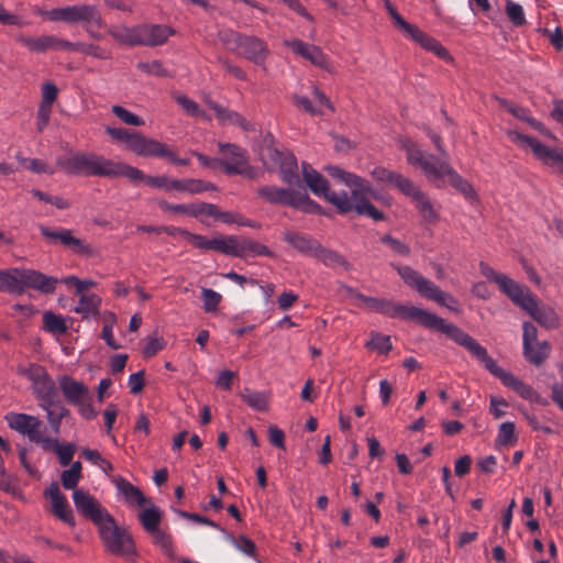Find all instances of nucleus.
Segmentation results:
<instances>
[{
  "label": "nucleus",
  "mask_w": 563,
  "mask_h": 563,
  "mask_svg": "<svg viewBox=\"0 0 563 563\" xmlns=\"http://www.w3.org/2000/svg\"><path fill=\"white\" fill-rule=\"evenodd\" d=\"M313 181L311 191L323 197L333 205L341 214L355 211L365 214L375 221L384 220V213L376 209L368 200V191L360 188L355 183L346 181L349 178H336L340 188H332L327 178H308Z\"/></svg>",
  "instance_id": "nucleus-1"
},
{
  "label": "nucleus",
  "mask_w": 563,
  "mask_h": 563,
  "mask_svg": "<svg viewBox=\"0 0 563 563\" xmlns=\"http://www.w3.org/2000/svg\"><path fill=\"white\" fill-rule=\"evenodd\" d=\"M42 14L51 22H65L68 24H81L89 36L100 40L99 29L106 26L101 11L96 4L77 3L63 8H54Z\"/></svg>",
  "instance_id": "nucleus-2"
},
{
  "label": "nucleus",
  "mask_w": 563,
  "mask_h": 563,
  "mask_svg": "<svg viewBox=\"0 0 563 563\" xmlns=\"http://www.w3.org/2000/svg\"><path fill=\"white\" fill-rule=\"evenodd\" d=\"M175 31L165 24H139L110 26L108 34L128 46H158L167 42Z\"/></svg>",
  "instance_id": "nucleus-3"
},
{
  "label": "nucleus",
  "mask_w": 563,
  "mask_h": 563,
  "mask_svg": "<svg viewBox=\"0 0 563 563\" xmlns=\"http://www.w3.org/2000/svg\"><path fill=\"white\" fill-rule=\"evenodd\" d=\"M428 329L437 330L441 333L446 334L456 344L467 350L471 353V355L475 357L477 361H479L492 375L495 376L501 368L500 366L497 365L496 361L488 355L487 350L483 345H481L474 338H472L470 334L464 332L459 327L452 323H448L441 317H438L437 314L433 313L431 321L428 325Z\"/></svg>",
  "instance_id": "nucleus-4"
},
{
  "label": "nucleus",
  "mask_w": 563,
  "mask_h": 563,
  "mask_svg": "<svg viewBox=\"0 0 563 563\" xmlns=\"http://www.w3.org/2000/svg\"><path fill=\"white\" fill-rule=\"evenodd\" d=\"M397 272L404 282L415 288L422 297L433 300L451 311H459L457 300L450 294L441 290L433 282L423 277L409 266H398Z\"/></svg>",
  "instance_id": "nucleus-5"
},
{
  "label": "nucleus",
  "mask_w": 563,
  "mask_h": 563,
  "mask_svg": "<svg viewBox=\"0 0 563 563\" xmlns=\"http://www.w3.org/2000/svg\"><path fill=\"white\" fill-rule=\"evenodd\" d=\"M97 527L100 539L108 552L125 559L135 555V544L131 534L126 529L119 527L111 515Z\"/></svg>",
  "instance_id": "nucleus-6"
},
{
  "label": "nucleus",
  "mask_w": 563,
  "mask_h": 563,
  "mask_svg": "<svg viewBox=\"0 0 563 563\" xmlns=\"http://www.w3.org/2000/svg\"><path fill=\"white\" fill-rule=\"evenodd\" d=\"M399 144L406 153L408 163L427 176H457L446 163L422 151L413 140L401 137Z\"/></svg>",
  "instance_id": "nucleus-7"
},
{
  "label": "nucleus",
  "mask_w": 563,
  "mask_h": 563,
  "mask_svg": "<svg viewBox=\"0 0 563 563\" xmlns=\"http://www.w3.org/2000/svg\"><path fill=\"white\" fill-rule=\"evenodd\" d=\"M362 300L375 311L390 318L413 320L428 328L433 313L415 306L400 305L387 299L361 296Z\"/></svg>",
  "instance_id": "nucleus-8"
},
{
  "label": "nucleus",
  "mask_w": 563,
  "mask_h": 563,
  "mask_svg": "<svg viewBox=\"0 0 563 563\" xmlns=\"http://www.w3.org/2000/svg\"><path fill=\"white\" fill-rule=\"evenodd\" d=\"M512 303L526 311L543 328L554 329L559 325V317L554 309L540 305L538 297L527 286L514 298Z\"/></svg>",
  "instance_id": "nucleus-9"
},
{
  "label": "nucleus",
  "mask_w": 563,
  "mask_h": 563,
  "mask_svg": "<svg viewBox=\"0 0 563 563\" xmlns=\"http://www.w3.org/2000/svg\"><path fill=\"white\" fill-rule=\"evenodd\" d=\"M144 181L151 188H158L166 191H178L197 195L206 191H216L217 187L210 181L201 178H132Z\"/></svg>",
  "instance_id": "nucleus-10"
},
{
  "label": "nucleus",
  "mask_w": 563,
  "mask_h": 563,
  "mask_svg": "<svg viewBox=\"0 0 563 563\" xmlns=\"http://www.w3.org/2000/svg\"><path fill=\"white\" fill-rule=\"evenodd\" d=\"M62 172L67 174L87 173L93 176H108L103 159L92 154H67L57 158Z\"/></svg>",
  "instance_id": "nucleus-11"
},
{
  "label": "nucleus",
  "mask_w": 563,
  "mask_h": 563,
  "mask_svg": "<svg viewBox=\"0 0 563 563\" xmlns=\"http://www.w3.org/2000/svg\"><path fill=\"white\" fill-rule=\"evenodd\" d=\"M303 184L305 180H302V178H296V181H292V178H287V186H263L257 190V194L269 203L295 208L297 202L300 201L301 196H299V194Z\"/></svg>",
  "instance_id": "nucleus-12"
},
{
  "label": "nucleus",
  "mask_w": 563,
  "mask_h": 563,
  "mask_svg": "<svg viewBox=\"0 0 563 563\" xmlns=\"http://www.w3.org/2000/svg\"><path fill=\"white\" fill-rule=\"evenodd\" d=\"M5 420L12 430L27 437V439L35 444L42 446L48 438L44 435V424L42 420L35 416L9 412L5 416Z\"/></svg>",
  "instance_id": "nucleus-13"
},
{
  "label": "nucleus",
  "mask_w": 563,
  "mask_h": 563,
  "mask_svg": "<svg viewBox=\"0 0 563 563\" xmlns=\"http://www.w3.org/2000/svg\"><path fill=\"white\" fill-rule=\"evenodd\" d=\"M284 44L295 54L310 62L313 66L319 67L331 75L336 74V68L319 46L296 38L286 40Z\"/></svg>",
  "instance_id": "nucleus-14"
},
{
  "label": "nucleus",
  "mask_w": 563,
  "mask_h": 563,
  "mask_svg": "<svg viewBox=\"0 0 563 563\" xmlns=\"http://www.w3.org/2000/svg\"><path fill=\"white\" fill-rule=\"evenodd\" d=\"M261 155L268 172H278L282 176H297L298 163L291 152L268 146L263 150Z\"/></svg>",
  "instance_id": "nucleus-15"
},
{
  "label": "nucleus",
  "mask_w": 563,
  "mask_h": 563,
  "mask_svg": "<svg viewBox=\"0 0 563 563\" xmlns=\"http://www.w3.org/2000/svg\"><path fill=\"white\" fill-rule=\"evenodd\" d=\"M41 234L51 243H58L80 255H90L91 247L85 241L73 235V231L65 228L38 227Z\"/></svg>",
  "instance_id": "nucleus-16"
},
{
  "label": "nucleus",
  "mask_w": 563,
  "mask_h": 563,
  "mask_svg": "<svg viewBox=\"0 0 563 563\" xmlns=\"http://www.w3.org/2000/svg\"><path fill=\"white\" fill-rule=\"evenodd\" d=\"M218 148L222 155V165L229 174H247L250 164L246 151L238 144L219 142Z\"/></svg>",
  "instance_id": "nucleus-17"
},
{
  "label": "nucleus",
  "mask_w": 563,
  "mask_h": 563,
  "mask_svg": "<svg viewBox=\"0 0 563 563\" xmlns=\"http://www.w3.org/2000/svg\"><path fill=\"white\" fill-rule=\"evenodd\" d=\"M19 291L25 287L35 289L41 294H53L59 280L56 277L47 276L34 269H18Z\"/></svg>",
  "instance_id": "nucleus-18"
},
{
  "label": "nucleus",
  "mask_w": 563,
  "mask_h": 563,
  "mask_svg": "<svg viewBox=\"0 0 563 563\" xmlns=\"http://www.w3.org/2000/svg\"><path fill=\"white\" fill-rule=\"evenodd\" d=\"M73 500L76 509L96 526L110 515L95 497L82 489L73 492Z\"/></svg>",
  "instance_id": "nucleus-19"
},
{
  "label": "nucleus",
  "mask_w": 563,
  "mask_h": 563,
  "mask_svg": "<svg viewBox=\"0 0 563 563\" xmlns=\"http://www.w3.org/2000/svg\"><path fill=\"white\" fill-rule=\"evenodd\" d=\"M405 35L419 44L423 49L431 52L445 63L452 64L454 62L450 52L434 37L427 34L418 26L409 24L404 31Z\"/></svg>",
  "instance_id": "nucleus-20"
},
{
  "label": "nucleus",
  "mask_w": 563,
  "mask_h": 563,
  "mask_svg": "<svg viewBox=\"0 0 563 563\" xmlns=\"http://www.w3.org/2000/svg\"><path fill=\"white\" fill-rule=\"evenodd\" d=\"M235 53L253 64L266 69V59L268 57L269 49L264 40L252 35H244L240 42L239 49Z\"/></svg>",
  "instance_id": "nucleus-21"
},
{
  "label": "nucleus",
  "mask_w": 563,
  "mask_h": 563,
  "mask_svg": "<svg viewBox=\"0 0 563 563\" xmlns=\"http://www.w3.org/2000/svg\"><path fill=\"white\" fill-rule=\"evenodd\" d=\"M511 135L514 140H518L527 145L532 153L544 163L563 166V150L548 147L537 139L517 132L511 133Z\"/></svg>",
  "instance_id": "nucleus-22"
},
{
  "label": "nucleus",
  "mask_w": 563,
  "mask_h": 563,
  "mask_svg": "<svg viewBox=\"0 0 563 563\" xmlns=\"http://www.w3.org/2000/svg\"><path fill=\"white\" fill-rule=\"evenodd\" d=\"M479 271L484 277L495 283L498 286L499 290L504 295H506L511 300V302L514 301V298H516L521 291V289L525 287V285L517 283L509 276L496 272L493 267H490L488 264L484 262L479 263Z\"/></svg>",
  "instance_id": "nucleus-23"
},
{
  "label": "nucleus",
  "mask_w": 563,
  "mask_h": 563,
  "mask_svg": "<svg viewBox=\"0 0 563 563\" xmlns=\"http://www.w3.org/2000/svg\"><path fill=\"white\" fill-rule=\"evenodd\" d=\"M273 253L267 246L252 239L230 235V255L244 258L247 256H272Z\"/></svg>",
  "instance_id": "nucleus-24"
},
{
  "label": "nucleus",
  "mask_w": 563,
  "mask_h": 563,
  "mask_svg": "<svg viewBox=\"0 0 563 563\" xmlns=\"http://www.w3.org/2000/svg\"><path fill=\"white\" fill-rule=\"evenodd\" d=\"M495 377L499 378L504 386L517 393L521 398L531 402L547 405V400H544L530 385L526 384L514 374L506 372L504 368H500Z\"/></svg>",
  "instance_id": "nucleus-25"
},
{
  "label": "nucleus",
  "mask_w": 563,
  "mask_h": 563,
  "mask_svg": "<svg viewBox=\"0 0 563 563\" xmlns=\"http://www.w3.org/2000/svg\"><path fill=\"white\" fill-rule=\"evenodd\" d=\"M185 239L200 251H214L223 255H230V235L218 234L212 239H208L200 234L185 233Z\"/></svg>",
  "instance_id": "nucleus-26"
},
{
  "label": "nucleus",
  "mask_w": 563,
  "mask_h": 563,
  "mask_svg": "<svg viewBox=\"0 0 563 563\" xmlns=\"http://www.w3.org/2000/svg\"><path fill=\"white\" fill-rule=\"evenodd\" d=\"M45 496L51 499L53 514L63 522L75 527L76 521L67 498L60 493L57 483H52L45 490Z\"/></svg>",
  "instance_id": "nucleus-27"
},
{
  "label": "nucleus",
  "mask_w": 563,
  "mask_h": 563,
  "mask_svg": "<svg viewBox=\"0 0 563 563\" xmlns=\"http://www.w3.org/2000/svg\"><path fill=\"white\" fill-rule=\"evenodd\" d=\"M130 151L141 156H154L161 158L172 155V150L166 144L155 139L147 137L139 132L137 135L134 136V140H132V147Z\"/></svg>",
  "instance_id": "nucleus-28"
},
{
  "label": "nucleus",
  "mask_w": 563,
  "mask_h": 563,
  "mask_svg": "<svg viewBox=\"0 0 563 563\" xmlns=\"http://www.w3.org/2000/svg\"><path fill=\"white\" fill-rule=\"evenodd\" d=\"M283 239L286 243H288L292 249H295L299 254L308 257H312L316 249L319 244V241L313 236L294 230H286L283 233Z\"/></svg>",
  "instance_id": "nucleus-29"
},
{
  "label": "nucleus",
  "mask_w": 563,
  "mask_h": 563,
  "mask_svg": "<svg viewBox=\"0 0 563 563\" xmlns=\"http://www.w3.org/2000/svg\"><path fill=\"white\" fill-rule=\"evenodd\" d=\"M59 387L65 399L71 405L79 404L84 399H91L89 388L67 375L59 378Z\"/></svg>",
  "instance_id": "nucleus-30"
},
{
  "label": "nucleus",
  "mask_w": 563,
  "mask_h": 563,
  "mask_svg": "<svg viewBox=\"0 0 563 563\" xmlns=\"http://www.w3.org/2000/svg\"><path fill=\"white\" fill-rule=\"evenodd\" d=\"M32 391L38 401L40 408H45L58 402V389L49 374H47L42 380L37 382V384L32 387Z\"/></svg>",
  "instance_id": "nucleus-31"
},
{
  "label": "nucleus",
  "mask_w": 563,
  "mask_h": 563,
  "mask_svg": "<svg viewBox=\"0 0 563 563\" xmlns=\"http://www.w3.org/2000/svg\"><path fill=\"white\" fill-rule=\"evenodd\" d=\"M207 104L216 112V117L221 124H231L241 128L243 131H250L252 124L239 112L230 110L211 100Z\"/></svg>",
  "instance_id": "nucleus-32"
},
{
  "label": "nucleus",
  "mask_w": 563,
  "mask_h": 563,
  "mask_svg": "<svg viewBox=\"0 0 563 563\" xmlns=\"http://www.w3.org/2000/svg\"><path fill=\"white\" fill-rule=\"evenodd\" d=\"M118 492L123 496L125 503L132 507H144L150 504V499L134 485L125 478L118 476L114 479Z\"/></svg>",
  "instance_id": "nucleus-33"
},
{
  "label": "nucleus",
  "mask_w": 563,
  "mask_h": 563,
  "mask_svg": "<svg viewBox=\"0 0 563 563\" xmlns=\"http://www.w3.org/2000/svg\"><path fill=\"white\" fill-rule=\"evenodd\" d=\"M312 258L330 268L343 267L344 269H349L350 266L346 260L340 253L323 246L320 242L312 255Z\"/></svg>",
  "instance_id": "nucleus-34"
},
{
  "label": "nucleus",
  "mask_w": 563,
  "mask_h": 563,
  "mask_svg": "<svg viewBox=\"0 0 563 563\" xmlns=\"http://www.w3.org/2000/svg\"><path fill=\"white\" fill-rule=\"evenodd\" d=\"M42 449L45 451L55 452L58 456L62 466H67L71 463V460L76 451V446L74 443L60 444L57 439L49 437L42 445Z\"/></svg>",
  "instance_id": "nucleus-35"
},
{
  "label": "nucleus",
  "mask_w": 563,
  "mask_h": 563,
  "mask_svg": "<svg viewBox=\"0 0 563 563\" xmlns=\"http://www.w3.org/2000/svg\"><path fill=\"white\" fill-rule=\"evenodd\" d=\"M142 508L143 510L137 515L142 528L147 533L158 529L162 522V511L156 506H154L151 500L150 504Z\"/></svg>",
  "instance_id": "nucleus-36"
},
{
  "label": "nucleus",
  "mask_w": 563,
  "mask_h": 563,
  "mask_svg": "<svg viewBox=\"0 0 563 563\" xmlns=\"http://www.w3.org/2000/svg\"><path fill=\"white\" fill-rule=\"evenodd\" d=\"M18 42L24 45L32 53H43L48 49H55L56 36L43 35L40 37H30L21 35Z\"/></svg>",
  "instance_id": "nucleus-37"
},
{
  "label": "nucleus",
  "mask_w": 563,
  "mask_h": 563,
  "mask_svg": "<svg viewBox=\"0 0 563 563\" xmlns=\"http://www.w3.org/2000/svg\"><path fill=\"white\" fill-rule=\"evenodd\" d=\"M550 351L551 346L547 341H538L523 350V356L529 363L539 366L548 358Z\"/></svg>",
  "instance_id": "nucleus-38"
},
{
  "label": "nucleus",
  "mask_w": 563,
  "mask_h": 563,
  "mask_svg": "<svg viewBox=\"0 0 563 563\" xmlns=\"http://www.w3.org/2000/svg\"><path fill=\"white\" fill-rule=\"evenodd\" d=\"M16 374L25 377L31 382V387H33L37 382L45 378L48 374L46 368L37 363L24 362L20 363L15 369Z\"/></svg>",
  "instance_id": "nucleus-39"
},
{
  "label": "nucleus",
  "mask_w": 563,
  "mask_h": 563,
  "mask_svg": "<svg viewBox=\"0 0 563 563\" xmlns=\"http://www.w3.org/2000/svg\"><path fill=\"white\" fill-rule=\"evenodd\" d=\"M302 180H305V184L301 187V191L299 194V196H301L299 199L300 201L297 202V205L295 206V209H298L305 213H310V214L322 213V208L317 202L311 200L307 192L308 188L311 190V185H313V181L306 179V178H302Z\"/></svg>",
  "instance_id": "nucleus-40"
},
{
  "label": "nucleus",
  "mask_w": 563,
  "mask_h": 563,
  "mask_svg": "<svg viewBox=\"0 0 563 563\" xmlns=\"http://www.w3.org/2000/svg\"><path fill=\"white\" fill-rule=\"evenodd\" d=\"M99 307L100 298L97 295H81L74 311L84 318H89L99 313Z\"/></svg>",
  "instance_id": "nucleus-41"
},
{
  "label": "nucleus",
  "mask_w": 563,
  "mask_h": 563,
  "mask_svg": "<svg viewBox=\"0 0 563 563\" xmlns=\"http://www.w3.org/2000/svg\"><path fill=\"white\" fill-rule=\"evenodd\" d=\"M240 396L247 406L256 411H265L267 409L268 398L264 391L244 389Z\"/></svg>",
  "instance_id": "nucleus-42"
},
{
  "label": "nucleus",
  "mask_w": 563,
  "mask_h": 563,
  "mask_svg": "<svg viewBox=\"0 0 563 563\" xmlns=\"http://www.w3.org/2000/svg\"><path fill=\"white\" fill-rule=\"evenodd\" d=\"M44 330L53 334H65L67 332V324L62 316L55 314L52 311H46L43 314Z\"/></svg>",
  "instance_id": "nucleus-43"
},
{
  "label": "nucleus",
  "mask_w": 563,
  "mask_h": 563,
  "mask_svg": "<svg viewBox=\"0 0 563 563\" xmlns=\"http://www.w3.org/2000/svg\"><path fill=\"white\" fill-rule=\"evenodd\" d=\"M505 12L514 26H522L527 23L526 14L521 4L507 0Z\"/></svg>",
  "instance_id": "nucleus-44"
},
{
  "label": "nucleus",
  "mask_w": 563,
  "mask_h": 563,
  "mask_svg": "<svg viewBox=\"0 0 563 563\" xmlns=\"http://www.w3.org/2000/svg\"><path fill=\"white\" fill-rule=\"evenodd\" d=\"M0 291L18 292V269H3L0 271Z\"/></svg>",
  "instance_id": "nucleus-45"
},
{
  "label": "nucleus",
  "mask_w": 563,
  "mask_h": 563,
  "mask_svg": "<svg viewBox=\"0 0 563 563\" xmlns=\"http://www.w3.org/2000/svg\"><path fill=\"white\" fill-rule=\"evenodd\" d=\"M81 454L88 462L98 466L106 474H109L113 471L112 463L102 457V455L97 450L85 448L81 450Z\"/></svg>",
  "instance_id": "nucleus-46"
},
{
  "label": "nucleus",
  "mask_w": 563,
  "mask_h": 563,
  "mask_svg": "<svg viewBox=\"0 0 563 563\" xmlns=\"http://www.w3.org/2000/svg\"><path fill=\"white\" fill-rule=\"evenodd\" d=\"M148 534L153 538L154 543L158 545L166 555L169 558L174 556L172 537L168 533L158 528Z\"/></svg>",
  "instance_id": "nucleus-47"
},
{
  "label": "nucleus",
  "mask_w": 563,
  "mask_h": 563,
  "mask_svg": "<svg viewBox=\"0 0 563 563\" xmlns=\"http://www.w3.org/2000/svg\"><path fill=\"white\" fill-rule=\"evenodd\" d=\"M106 132L115 141L123 143L126 148L131 150L132 140L137 135V132L130 131L124 128H110L106 129Z\"/></svg>",
  "instance_id": "nucleus-48"
},
{
  "label": "nucleus",
  "mask_w": 563,
  "mask_h": 563,
  "mask_svg": "<svg viewBox=\"0 0 563 563\" xmlns=\"http://www.w3.org/2000/svg\"><path fill=\"white\" fill-rule=\"evenodd\" d=\"M18 159L26 170L34 174H54L56 172L38 158H20L18 156Z\"/></svg>",
  "instance_id": "nucleus-49"
},
{
  "label": "nucleus",
  "mask_w": 563,
  "mask_h": 563,
  "mask_svg": "<svg viewBox=\"0 0 563 563\" xmlns=\"http://www.w3.org/2000/svg\"><path fill=\"white\" fill-rule=\"evenodd\" d=\"M137 69L142 73L158 76V77H169L170 73L166 69L159 60H151V62H140L136 65Z\"/></svg>",
  "instance_id": "nucleus-50"
},
{
  "label": "nucleus",
  "mask_w": 563,
  "mask_h": 563,
  "mask_svg": "<svg viewBox=\"0 0 563 563\" xmlns=\"http://www.w3.org/2000/svg\"><path fill=\"white\" fill-rule=\"evenodd\" d=\"M402 194L415 199L420 197L421 191L415 186L410 178H387Z\"/></svg>",
  "instance_id": "nucleus-51"
},
{
  "label": "nucleus",
  "mask_w": 563,
  "mask_h": 563,
  "mask_svg": "<svg viewBox=\"0 0 563 563\" xmlns=\"http://www.w3.org/2000/svg\"><path fill=\"white\" fill-rule=\"evenodd\" d=\"M112 113L125 124L132 126H141L144 124V121L139 115L129 111L122 106H113Z\"/></svg>",
  "instance_id": "nucleus-52"
},
{
  "label": "nucleus",
  "mask_w": 563,
  "mask_h": 563,
  "mask_svg": "<svg viewBox=\"0 0 563 563\" xmlns=\"http://www.w3.org/2000/svg\"><path fill=\"white\" fill-rule=\"evenodd\" d=\"M227 539L241 552L246 555L253 556L255 553V543L245 536L234 538L231 533L224 532Z\"/></svg>",
  "instance_id": "nucleus-53"
},
{
  "label": "nucleus",
  "mask_w": 563,
  "mask_h": 563,
  "mask_svg": "<svg viewBox=\"0 0 563 563\" xmlns=\"http://www.w3.org/2000/svg\"><path fill=\"white\" fill-rule=\"evenodd\" d=\"M450 185L459 190L468 201H475L477 196L467 178H449Z\"/></svg>",
  "instance_id": "nucleus-54"
},
{
  "label": "nucleus",
  "mask_w": 563,
  "mask_h": 563,
  "mask_svg": "<svg viewBox=\"0 0 563 563\" xmlns=\"http://www.w3.org/2000/svg\"><path fill=\"white\" fill-rule=\"evenodd\" d=\"M201 298L203 301V309L207 312H213L222 299V296L213 289L202 288Z\"/></svg>",
  "instance_id": "nucleus-55"
},
{
  "label": "nucleus",
  "mask_w": 563,
  "mask_h": 563,
  "mask_svg": "<svg viewBox=\"0 0 563 563\" xmlns=\"http://www.w3.org/2000/svg\"><path fill=\"white\" fill-rule=\"evenodd\" d=\"M516 441L515 424L512 422H504L500 424L496 442L499 445H509Z\"/></svg>",
  "instance_id": "nucleus-56"
},
{
  "label": "nucleus",
  "mask_w": 563,
  "mask_h": 563,
  "mask_svg": "<svg viewBox=\"0 0 563 563\" xmlns=\"http://www.w3.org/2000/svg\"><path fill=\"white\" fill-rule=\"evenodd\" d=\"M243 36V34L234 31H224L220 33L221 42L227 46L229 51L234 53L239 49V45Z\"/></svg>",
  "instance_id": "nucleus-57"
},
{
  "label": "nucleus",
  "mask_w": 563,
  "mask_h": 563,
  "mask_svg": "<svg viewBox=\"0 0 563 563\" xmlns=\"http://www.w3.org/2000/svg\"><path fill=\"white\" fill-rule=\"evenodd\" d=\"M367 346L376 350L379 353H387L391 350V342L388 335L376 333L373 335Z\"/></svg>",
  "instance_id": "nucleus-58"
},
{
  "label": "nucleus",
  "mask_w": 563,
  "mask_h": 563,
  "mask_svg": "<svg viewBox=\"0 0 563 563\" xmlns=\"http://www.w3.org/2000/svg\"><path fill=\"white\" fill-rule=\"evenodd\" d=\"M52 110L53 106L40 103L36 113V129L38 132H43L44 129L48 125Z\"/></svg>",
  "instance_id": "nucleus-59"
},
{
  "label": "nucleus",
  "mask_w": 563,
  "mask_h": 563,
  "mask_svg": "<svg viewBox=\"0 0 563 563\" xmlns=\"http://www.w3.org/2000/svg\"><path fill=\"white\" fill-rule=\"evenodd\" d=\"M42 99L40 103L53 106L57 99L58 88L52 81H46L42 85L41 89Z\"/></svg>",
  "instance_id": "nucleus-60"
},
{
  "label": "nucleus",
  "mask_w": 563,
  "mask_h": 563,
  "mask_svg": "<svg viewBox=\"0 0 563 563\" xmlns=\"http://www.w3.org/2000/svg\"><path fill=\"white\" fill-rule=\"evenodd\" d=\"M522 350H527L528 345L538 342V329L531 322L525 321L522 323Z\"/></svg>",
  "instance_id": "nucleus-61"
},
{
  "label": "nucleus",
  "mask_w": 563,
  "mask_h": 563,
  "mask_svg": "<svg viewBox=\"0 0 563 563\" xmlns=\"http://www.w3.org/2000/svg\"><path fill=\"white\" fill-rule=\"evenodd\" d=\"M413 200L417 202V208L426 220L432 221L435 219V212L430 201L424 197L422 192L420 194V197H416Z\"/></svg>",
  "instance_id": "nucleus-62"
},
{
  "label": "nucleus",
  "mask_w": 563,
  "mask_h": 563,
  "mask_svg": "<svg viewBox=\"0 0 563 563\" xmlns=\"http://www.w3.org/2000/svg\"><path fill=\"white\" fill-rule=\"evenodd\" d=\"M384 7L388 14L390 15L394 24L404 31L410 23L407 22L396 10L390 0H383Z\"/></svg>",
  "instance_id": "nucleus-63"
},
{
  "label": "nucleus",
  "mask_w": 563,
  "mask_h": 563,
  "mask_svg": "<svg viewBox=\"0 0 563 563\" xmlns=\"http://www.w3.org/2000/svg\"><path fill=\"white\" fill-rule=\"evenodd\" d=\"M164 340L162 338H148L147 342L143 347V355L145 357H152L164 349Z\"/></svg>",
  "instance_id": "nucleus-64"
}]
</instances>
